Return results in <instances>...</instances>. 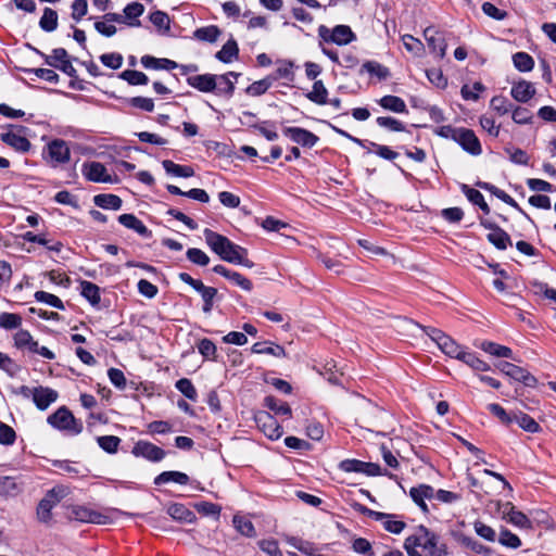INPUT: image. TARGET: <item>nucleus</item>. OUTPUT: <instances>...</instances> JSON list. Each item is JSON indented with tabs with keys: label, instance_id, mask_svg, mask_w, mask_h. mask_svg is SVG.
<instances>
[{
	"label": "nucleus",
	"instance_id": "nucleus-1",
	"mask_svg": "<svg viewBox=\"0 0 556 556\" xmlns=\"http://www.w3.org/2000/svg\"><path fill=\"white\" fill-rule=\"evenodd\" d=\"M404 549L408 556H446L447 549L437 533L425 526H419L404 541Z\"/></svg>",
	"mask_w": 556,
	"mask_h": 556
},
{
	"label": "nucleus",
	"instance_id": "nucleus-2",
	"mask_svg": "<svg viewBox=\"0 0 556 556\" xmlns=\"http://www.w3.org/2000/svg\"><path fill=\"white\" fill-rule=\"evenodd\" d=\"M205 242L210 249L223 261L252 268L254 263L248 258V250L230 241L227 237L208 228L203 231Z\"/></svg>",
	"mask_w": 556,
	"mask_h": 556
},
{
	"label": "nucleus",
	"instance_id": "nucleus-3",
	"mask_svg": "<svg viewBox=\"0 0 556 556\" xmlns=\"http://www.w3.org/2000/svg\"><path fill=\"white\" fill-rule=\"evenodd\" d=\"M47 421L51 427L66 432L70 435L79 434L84 428L83 422L76 419L72 412L65 406L59 407L48 417Z\"/></svg>",
	"mask_w": 556,
	"mask_h": 556
},
{
	"label": "nucleus",
	"instance_id": "nucleus-4",
	"mask_svg": "<svg viewBox=\"0 0 556 556\" xmlns=\"http://www.w3.org/2000/svg\"><path fill=\"white\" fill-rule=\"evenodd\" d=\"M433 342L437 343L438 348L447 356L460 359L465 350L456 343L450 336L445 334L442 330L426 327L419 324H416Z\"/></svg>",
	"mask_w": 556,
	"mask_h": 556
},
{
	"label": "nucleus",
	"instance_id": "nucleus-5",
	"mask_svg": "<svg viewBox=\"0 0 556 556\" xmlns=\"http://www.w3.org/2000/svg\"><path fill=\"white\" fill-rule=\"evenodd\" d=\"M318 36L326 42H332L338 46L348 45L356 39L355 34L348 25H337L333 28H328L320 25L318 28Z\"/></svg>",
	"mask_w": 556,
	"mask_h": 556
},
{
	"label": "nucleus",
	"instance_id": "nucleus-6",
	"mask_svg": "<svg viewBox=\"0 0 556 556\" xmlns=\"http://www.w3.org/2000/svg\"><path fill=\"white\" fill-rule=\"evenodd\" d=\"M81 173L87 180L92 182L117 184L119 181L116 175L110 174L102 163L96 161L84 163Z\"/></svg>",
	"mask_w": 556,
	"mask_h": 556
},
{
	"label": "nucleus",
	"instance_id": "nucleus-7",
	"mask_svg": "<svg viewBox=\"0 0 556 556\" xmlns=\"http://www.w3.org/2000/svg\"><path fill=\"white\" fill-rule=\"evenodd\" d=\"M496 367L504 375L516 381L522 382L527 387L534 388L538 384V379L533 375H531L527 369L513 363L500 362Z\"/></svg>",
	"mask_w": 556,
	"mask_h": 556
},
{
	"label": "nucleus",
	"instance_id": "nucleus-8",
	"mask_svg": "<svg viewBox=\"0 0 556 556\" xmlns=\"http://www.w3.org/2000/svg\"><path fill=\"white\" fill-rule=\"evenodd\" d=\"M255 421L260 430L270 440H277L283 433L279 422L267 412L257 413Z\"/></svg>",
	"mask_w": 556,
	"mask_h": 556
},
{
	"label": "nucleus",
	"instance_id": "nucleus-9",
	"mask_svg": "<svg viewBox=\"0 0 556 556\" xmlns=\"http://www.w3.org/2000/svg\"><path fill=\"white\" fill-rule=\"evenodd\" d=\"M48 161L53 165L65 164L71 159V150L66 141L54 139L47 144Z\"/></svg>",
	"mask_w": 556,
	"mask_h": 556
},
{
	"label": "nucleus",
	"instance_id": "nucleus-10",
	"mask_svg": "<svg viewBox=\"0 0 556 556\" xmlns=\"http://www.w3.org/2000/svg\"><path fill=\"white\" fill-rule=\"evenodd\" d=\"M68 516L71 519L80 522H90L97 525L105 523L108 519L105 515L83 505H74L70 507Z\"/></svg>",
	"mask_w": 556,
	"mask_h": 556
},
{
	"label": "nucleus",
	"instance_id": "nucleus-11",
	"mask_svg": "<svg viewBox=\"0 0 556 556\" xmlns=\"http://www.w3.org/2000/svg\"><path fill=\"white\" fill-rule=\"evenodd\" d=\"M282 134L304 148H313L319 140L318 136L302 127H285Z\"/></svg>",
	"mask_w": 556,
	"mask_h": 556
},
{
	"label": "nucleus",
	"instance_id": "nucleus-12",
	"mask_svg": "<svg viewBox=\"0 0 556 556\" xmlns=\"http://www.w3.org/2000/svg\"><path fill=\"white\" fill-rule=\"evenodd\" d=\"M455 142L472 155H480L482 153L481 143L471 129L459 127Z\"/></svg>",
	"mask_w": 556,
	"mask_h": 556
},
{
	"label": "nucleus",
	"instance_id": "nucleus-13",
	"mask_svg": "<svg viewBox=\"0 0 556 556\" xmlns=\"http://www.w3.org/2000/svg\"><path fill=\"white\" fill-rule=\"evenodd\" d=\"M424 37L433 53L439 58H444L446 53V41L443 34L434 26H429L424 30Z\"/></svg>",
	"mask_w": 556,
	"mask_h": 556
},
{
	"label": "nucleus",
	"instance_id": "nucleus-14",
	"mask_svg": "<svg viewBox=\"0 0 556 556\" xmlns=\"http://www.w3.org/2000/svg\"><path fill=\"white\" fill-rule=\"evenodd\" d=\"M132 454L151 462H160L165 457L164 450L148 441H138L132 447Z\"/></svg>",
	"mask_w": 556,
	"mask_h": 556
},
{
	"label": "nucleus",
	"instance_id": "nucleus-15",
	"mask_svg": "<svg viewBox=\"0 0 556 556\" xmlns=\"http://www.w3.org/2000/svg\"><path fill=\"white\" fill-rule=\"evenodd\" d=\"M187 84L201 92H213L217 88V75L201 74L189 76Z\"/></svg>",
	"mask_w": 556,
	"mask_h": 556
},
{
	"label": "nucleus",
	"instance_id": "nucleus-16",
	"mask_svg": "<svg viewBox=\"0 0 556 556\" xmlns=\"http://www.w3.org/2000/svg\"><path fill=\"white\" fill-rule=\"evenodd\" d=\"M535 92L536 90L534 85L531 81L525 79H520L514 83L510 89L511 97L517 102L521 103H527L530 101L534 97Z\"/></svg>",
	"mask_w": 556,
	"mask_h": 556
},
{
	"label": "nucleus",
	"instance_id": "nucleus-17",
	"mask_svg": "<svg viewBox=\"0 0 556 556\" xmlns=\"http://www.w3.org/2000/svg\"><path fill=\"white\" fill-rule=\"evenodd\" d=\"M58 400V392L48 387H36L34 391L33 402L40 410L47 409Z\"/></svg>",
	"mask_w": 556,
	"mask_h": 556
},
{
	"label": "nucleus",
	"instance_id": "nucleus-18",
	"mask_svg": "<svg viewBox=\"0 0 556 556\" xmlns=\"http://www.w3.org/2000/svg\"><path fill=\"white\" fill-rule=\"evenodd\" d=\"M60 502V497L55 490H51L47 495L39 502L37 507L38 519L42 522H47L51 518L52 508Z\"/></svg>",
	"mask_w": 556,
	"mask_h": 556
},
{
	"label": "nucleus",
	"instance_id": "nucleus-19",
	"mask_svg": "<svg viewBox=\"0 0 556 556\" xmlns=\"http://www.w3.org/2000/svg\"><path fill=\"white\" fill-rule=\"evenodd\" d=\"M409 496L424 513H428V506L425 501L433 498L434 489L429 484H419L409 490Z\"/></svg>",
	"mask_w": 556,
	"mask_h": 556
},
{
	"label": "nucleus",
	"instance_id": "nucleus-20",
	"mask_svg": "<svg viewBox=\"0 0 556 556\" xmlns=\"http://www.w3.org/2000/svg\"><path fill=\"white\" fill-rule=\"evenodd\" d=\"M118 222L126 228L136 231L143 238L151 237L152 232L148 227L134 214H122L118 216Z\"/></svg>",
	"mask_w": 556,
	"mask_h": 556
},
{
	"label": "nucleus",
	"instance_id": "nucleus-21",
	"mask_svg": "<svg viewBox=\"0 0 556 556\" xmlns=\"http://www.w3.org/2000/svg\"><path fill=\"white\" fill-rule=\"evenodd\" d=\"M144 7L139 2H131L124 9V21L125 24L130 27L140 26L139 17L143 14Z\"/></svg>",
	"mask_w": 556,
	"mask_h": 556
},
{
	"label": "nucleus",
	"instance_id": "nucleus-22",
	"mask_svg": "<svg viewBox=\"0 0 556 556\" xmlns=\"http://www.w3.org/2000/svg\"><path fill=\"white\" fill-rule=\"evenodd\" d=\"M141 64L144 68L170 71L178 67V64L169 59H157L152 55H143Z\"/></svg>",
	"mask_w": 556,
	"mask_h": 556
},
{
	"label": "nucleus",
	"instance_id": "nucleus-23",
	"mask_svg": "<svg viewBox=\"0 0 556 556\" xmlns=\"http://www.w3.org/2000/svg\"><path fill=\"white\" fill-rule=\"evenodd\" d=\"M480 349L484 351L485 353H489L490 355L496 356V357H505V358H511L514 361H518L511 351L510 348L501 345L498 343L492 342V341H483L480 344Z\"/></svg>",
	"mask_w": 556,
	"mask_h": 556
},
{
	"label": "nucleus",
	"instance_id": "nucleus-24",
	"mask_svg": "<svg viewBox=\"0 0 556 556\" xmlns=\"http://www.w3.org/2000/svg\"><path fill=\"white\" fill-rule=\"evenodd\" d=\"M1 139L4 143L12 147L16 151L27 152L30 149L29 140L18 134L9 131L1 135Z\"/></svg>",
	"mask_w": 556,
	"mask_h": 556
},
{
	"label": "nucleus",
	"instance_id": "nucleus-25",
	"mask_svg": "<svg viewBox=\"0 0 556 556\" xmlns=\"http://www.w3.org/2000/svg\"><path fill=\"white\" fill-rule=\"evenodd\" d=\"M252 352L255 354H270L275 357H285L283 346L270 341L256 342L252 345Z\"/></svg>",
	"mask_w": 556,
	"mask_h": 556
},
{
	"label": "nucleus",
	"instance_id": "nucleus-26",
	"mask_svg": "<svg viewBox=\"0 0 556 556\" xmlns=\"http://www.w3.org/2000/svg\"><path fill=\"white\" fill-rule=\"evenodd\" d=\"M22 485L15 478L9 476H0V496L13 497L21 493Z\"/></svg>",
	"mask_w": 556,
	"mask_h": 556
},
{
	"label": "nucleus",
	"instance_id": "nucleus-27",
	"mask_svg": "<svg viewBox=\"0 0 556 556\" xmlns=\"http://www.w3.org/2000/svg\"><path fill=\"white\" fill-rule=\"evenodd\" d=\"M378 103L384 110L394 112V113H407V106L405 101L397 96H384L378 100Z\"/></svg>",
	"mask_w": 556,
	"mask_h": 556
},
{
	"label": "nucleus",
	"instance_id": "nucleus-28",
	"mask_svg": "<svg viewBox=\"0 0 556 556\" xmlns=\"http://www.w3.org/2000/svg\"><path fill=\"white\" fill-rule=\"evenodd\" d=\"M162 165L168 175H172L175 177L189 178L194 175V169L191 166L176 164L175 162H173L170 160H164L162 162Z\"/></svg>",
	"mask_w": 556,
	"mask_h": 556
},
{
	"label": "nucleus",
	"instance_id": "nucleus-29",
	"mask_svg": "<svg viewBox=\"0 0 556 556\" xmlns=\"http://www.w3.org/2000/svg\"><path fill=\"white\" fill-rule=\"evenodd\" d=\"M239 48L233 38H230L222 49L216 53V59L223 63H230L238 58Z\"/></svg>",
	"mask_w": 556,
	"mask_h": 556
},
{
	"label": "nucleus",
	"instance_id": "nucleus-30",
	"mask_svg": "<svg viewBox=\"0 0 556 556\" xmlns=\"http://www.w3.org/2000/svg\"><path fill=\"white\" fill-rule=\"evenodd\" d=\"M169 482H175L178 484H187L189 482V477L180 471H163L154 479L155 485H162Z\"/></svg>",
	"mask_w": 556,
	"mask_h": 556
},
{
	"label": "nucleus",
	"instance_id": "nucleus-31",
	"mask_svg": "<svg viewBox=\"0 0 556 556\" xmlns=\"http://www.w3.org/2000/svg\"><path fill=\"white\" fill-rule=\"evenodd\" d=\"M222 31L216 25H208L204 27L197 28L193 31V38L199 41L213 43L217 41Z\"/></svg>",
	"mask_w": 556,
	"mask_h": 556
},
{
	"label": "nucleus",
	"instance_id": "nucleus-32",
	"mask_svg": "<svg viewBox=\"0 0 556 556\" xmlns=\"http://www.w3.org/2000/svg\"><path fill=\"white\" fill-rule=\"evenodd\" d=\"M93 202L97 206L103 210H114L117 211L122 207L123 201L118 195L115 194H97L93 198Z\"/></svg>",
	"mask_w": 556,
	"mask_h": 556
},
{
	"label": "nucleus",
	"instance_id": "nucleus-33",
	"mask_svg": "<svg viewBox=\"0 0 556 556\" xmlns=\"http://www.w3.org/2000/svg\"><path fill=\"white\" fill-rule=\"evenodd\" d=\"M306 98L318 104L325 105L328 103V90L321 80H316L312 90L306 94Z\"/></svg>",
	"mask_w": 556,
	"mask_h": 556
},
{
	"label": "nucleus",
	"instance_id": "nucleus-34",
	"mask_svg": "<svg viewBox=\"0 0 556 556\" xmlns=\"http://www.w3.org/2000/svg\"><path fill=\"white\" fill-rule=\"evenodd\" d=\"M80 293L92 306L100 303V288L97 285L87 280L81 281Z\"/></svg>",
	"mask_w": 556,
	"mask_h": 556
},
{
	"label": "nucleus",
	"instance_id": "nucleus-35",
	"mask_svg": "<svg viewBox=\"0 0 556 556\" xmlns=\"http://www.w3.org/2000/svg\"><path fill=\"white\" fill-rule=\"evenodd\" d=\"M458 542L463 547L476 554L489 556L492 553V549L490 547L483 545L482 543H480L479 541L475 540L471 536L460 535Z\"/></svg>",
	"mask_w": 556,
	"mask_h": 556
},
{
	"label": "nucleus",
	"instance_id": "nucleus-36",
	"mask_svg": "<svg viewBox=\"0 0 556 556\" xmlns=\"http://www.w3.org/2000/svg\"><path fill=\"white\" fill-rule=\"evenodd\" d=\"M167 513L173 519L188 523L195 518L194 514L182 504L170 505Z\"/></svg>",
	"mask_w": 556,
	"mask_h": 556
},
{
	"label": "nucleus",
	"instance_id": "nucleus-37",
	"mask_svg": "<svg viewBox=\"0 0 556 556\" xmlns=\"http://www.w3.org/2000/svg\"><path fill=\"white\" fill-rule=\"evenodd\" d=\"M462 191L467 197V199L472 204L478 205L483 211V213H485V214L490 213V207H489L488 203L484 201L483 194L479 190L473 189L467 185H463Z\"/></svg>",
	"mask_w": 556,
	"mask_h": 556
},
{
	"label": "nucleus",
	"instance_id": "nucleus-38",
	"mask_svg": "<svg viewBox=\"0 0 556 556\" xmlns=\"http://www.w3.org/2000/svg\"><path fill=\"white\" fill-rule=\"evenodd\" d=\"M23 239L28 242H34L41 244L46 247L50 251L60 252L63 248V244L59 241L50 242L45 236L42 235H35L31 231H27L23 235Z\"/></svg>",
	"mask_w": 556,
	"mask_h": 556
},
{
	"label": "nucleus",
	"instance_id": "nucleus-39",
	"mask_svg": "<svg viewBox=\"0 0 556 556\" xmlns=\"http://www.w3.org/2000/svg\"><path fill=\"white\" fill-rule=\"evenodd\" d=\"M488 240L498 250H506L508 245H511L509 235L501 227L489 232Z\"/></svg>",
	"mask_w": 556,
	"mask_h": 556
},
{
	"label": "nucleus",
	"instance_id": "nucleus-40",
	"mask_svg": "<svg viewBox=\"0 0 556 556\" xmlns=\"http://www.w3.org/2000/svg\"><path fill=\"white\" fill-rule=\"evenodd\" d=\"M513 421H516L520 428L530 433H536L541 430L540 425L532 417L522 412L514 414Z\"/></svg>",
	"mask_w": 556,
	"mask_h": 556
},
{
	"label": "nucleus",
	"instance_id": "nucleus-41",
	"mask_svg": "<svg viewBox=\"0 0 556 556\" xmlns=\"http://www.w3.org/2000/svg\"><path fill=\"white\" fill-rule=\"evenodd\" d=\"M39 26L47 33L54 31L58 27V13L51 8H46L43 14L40 17Z\"/></svg>",
	"mask_w": 556,
	"mask_h": 556
},
{
	"label": "nucleus",
	"instance_id": "nucleus-42",
	"mask_svg": "<svg viewBox=\"0 0 556 556\" xmlns=\"http://www.w3.org/2000/svg\"><path fill=\"white\" fill-rule=\"evenodd\" d=\"M506 519L508 522L518 528H532L530 519L522 511L516 510L514 506H510L509 510L506 513Z\"/></svg>",
	"mask_w": 556,
	"mask_h": 556
},
{
	"label": "nucleus",
	"instance_id": "nucleus-43",
	"mask_svg": "<svg viewBox=\"0 0 556 556\" xmlns=\"http://www.w3.org/2000/svg\"><path fill=\"white\" fill-rule=\"evenodd\" d=\"M231 72L223 75H217V88L215 89L217 94H224L231 97L235 92V81L230 79Z\"/></svg>",
	"mask_w": 556,
	"mask_h": 556
},
{
	"label": "nucleus",
	"instance_id": "nucleus-44",
	"mask_svg": "<svg viewBox=\"0 0 556 556\" xmlns=\"http://www.w3.org/2000/svg\"><path fill=\"white\" fill-rule=\"evenodd\" d=\"M459 361L464 362L466 365L477 371H489L491 369L486 362L480 359L472 352L465 351Z\"/></svg>",
	"mask_w": 556,
	"mask_h": 556
},
{
	"label": "nucleus",
	"instance_id": "nucleus-45",
	"mask_svg": "<svg viewBox=\"0 0 556 556\" xmlns=\"http://www.w3.org/2000/svg\"><path fill=\"white\" fill-rule=\"evenodd\" d=\"M513 63H514V66L519 72H523V73L532 71L534 67V60L527 52L515 53L513 55Z\"/></svg>",
	"mask_w": 556,
	"mask_h": 556
},
{
	"label": "nucleus",
	"instance_id": "nucleus-46",
	"mask_svg": "<svg viewBox=\"0 0 556 556\" xmlns=\"http://www.w3.org/2000/svg\"><path fill=\"white\" fill-rule=\"evenodd\" d=\"M273 80L274 78L266 77L264 79L254 81L247 87L245 92L251 97L262 96L271 87Z\"/></svg>",
	"mask_w": 556,
	"mask_h": 556
},
{
	"label": "nucleus",
	"instance_id": "nucleus-47",
	"mask_svg": "<svg viewBox=\"0 0 556 556\" xmlns=\"http://www.w3.org/2000/svg\"><path fill=\"white\" fill-rule=\"evenodd\" d=\"M232 522H233V526L237 529V531L240 532L241 534L249 536V538L255 535V529L250 519L236 515L233 517Z\"/></svg>",
	"mask_w": 556,
	"mask_h": 556
},
{
	"label": "nucleus",
	"instance_id": "nucleus-48",
	"mask_svg": "<svg viewBox=\"0 0 556 556\" xmlns=\"http://www.w3.org/2000/svg\"><path fill=\"white\" fill-rule=\"evenodd\" d=\"M119 77L132 86L147 85L149 83V78L144 73L134 70L122 72Z\"/></svg>",
	"mask_w": 556,
	"mask_h": 556
},
{
	"label": "nucleus",
	"instance_id": "nucleus-49",
	"mask_svg": "<svg viewBox=\"0 0 556 556\" xmlns=\"http://www.w3.org/2000/svg\"><path fill=\"white\" fill-rule=\"evenodd\" d=\"M265 406L273 410L275 414L287 416L291 415L290 406L286 402H282L274 396L265 397Z\"/></svg>",
	"mask_w": 556,
	"mask_h": 556
},
{
	"label": "nucleus",
	"instance_id": "nucleus-50",
	"mask_svg": "<svg viewBox=\"0 0 556 556\" xmlns=\"http://www.w3.org/2000/svg\"><path fill=\"white\" fill-rule=\"evenodd\" d=\"M490 106L498 115L511 112L514 104L503 96H495L490 101Z\"/></svg>",
	"mask_w": 556,
	"mask_h": 556
},
{
	"label": "nucleus",
	"instance_id": "nucleus-51",
	"mask_svg": "<svg viewBox=\"0 0 556 556\" xmlns=\"http://www.w3.org/2000/svg\"><path fill=\"white\" fill-rule=\"evenodd\" d=\"M175 387L190 401H197L198 392L190 379L181 378L178 381H176Z\"/></svg>",
	"mask_w": 556,
	"mask_h": 556
},
{
	"label": "nucleus",
	"instance_id": "nucleus-52",
	"mask_svg": "<svg viewBox=\"0 0 556 556\" xmlns=\"http://www.w3.org/2000/svg\"><path fill=\"white\" fill-rule=\"evenodd\" d=\"M151 23L161 31L167 33L170 28L168 15L163 11H154L150 14Z\"/></svg>",
	"mask_w": 556,
	"mask_h": 556
},
{
	"label": "nucleus",
	"instance_id": "nucleus-53",
	"mask_svg": "<svg viewBox=\"0 0 556 556\" xmlns=\"http://www.w3.org/2000/svg\"><path fill=\"white\" fill-rule=\"evenodd\" d=\"M511 118L516 124L526 125L531 124L533 119L532 112L523 106H513Z\"/></svg>",
	"mask_w": 556,
	"mask_h": 556
},
{
	"label": "nucleus",
	"instance_id": "nucleus-54",
	"mask_svg": "<svg viewBox=\"0 0 556 556\" xmlns=\"http://www.w3.org/2000/svg\"><path fill=\"white\" fill-rule=\"evenodd\" d=\"M97 442L103 451L114 454L118 450L121 439L115 435H102L97 438Z\"/></svg>",
	"mask_w": 556,
	"mask_h": 556
},
{
	"label": "nucleus",
	"instance_id": "nucleus-55",
	"mask_svg": "<svg viewBox=\"0 0 556 556\" xmlns=\"http://www.w3.org/2000/svg\"><path fill=\"white\" fill-rule=\"evenodd\" d=\"M376 123L378 126L390 131L400 132L405 130V125L401 121L391 116H379L377 117Z\"/></svg>",
	"mask_w": 556,
	"mask_h": 556
},
{
	"label": "nucleus",
	"instance_id": "nucleus-56",
	"mask_svg": "<svg viewBox=\"0 0 556 556\" xmlns=\"http://www.w3.org/2000/svg\"><path fill=\"white\" fill-rule=\"evenodd\" d=\"M34 298L38 302L46 303V304H48L52 307H55L58 309H64V304L61 301V299L52 293H49L46 291H37V292H35Z\"/></svg>",
	"mask_w": 556,
	"mask_h": 556
},
{
	"label": "nucleus",
	"instance_id": "nucleus-57",
	"mask_svg": "<svg viewBox=\"0 0 556 556\" xmlns=\"http://www.w3.org/2000/svg\"><path fill=\"white\" fill-rule=\"evenodd\" d=\"M186 256L188 261H190L194 265L206 266L210 263L208 255L198 248H190L186 252Z\"/></svg>",
	"mask_w": 556,
	"mask_h": 556
},
{
	"label": "nucleus",
	"instance_id": "nucleus-58",
	"mask_svg": "<svg viewBox=\"0 0 556 556\" xmlns=\"http://www.w3.org/2000/svg\"><path fill=\"white\" fill-rule=\"evenodd\" d=\"M362 68L367 73L379 77L380 79H386L390 75V72L386 66L375 61L365 62Z\"/></svg>",
	"mask_w": 556,
	"mask_h": 556
},
{
	"label": "nucleus",
	"instance_id": "nucleus-59",
	"mask_svg": "<svg viewBox=\"0 0 556 556\" xmlns=\"http://www.w3.org/2000/svg\"><path fill=\"white\" fill-rule=\"evenodd\" d=\"M68 61L67 51L63 48H56L52 50L50 55L46 56V63L50 66L59 68V65Z\"/></svg>",
	"mask_w": 556,
	"mask_h": 556
},
{
	"label": "nucleus",
	"instance_id": "nucleus-60",
	"mask_svg": "<svg viewBox=\"0 0 556 556\" xmlns=\"http://www.w3.org/2000/svg\"><path fill=\"white\" fill-rule=\"evenodd\" d=\"M484 89L485 87L481 83L476 81L472 86L464 85L462 87L460 93L465 100L477 101L479 99L480 92H482Z\"/></svg>",
	"mask_w": 556,
	"mask_h": 556
},
{
	"label": "nucleus",
	"instance_id": "nucleus-61",
	"mask_svg": "<svg viewBox=\"0 0 556 556\" xmlns=\"http://www.w3.org/2000/svg\"><path fill=\"white\" fill-rule=\"evenodd\" d=\"M498 542L509 548H518L521 546L520 539L507 529H502L500 532Z\"/></svg>",
	"mask_w": 556,
	"mask_h": 556
},
{
	"label": "nucleus",
	"instance_id": "nucleus-62",
	"mask_svg": "<svg viewBox=\"0 0 556 556\" xmlns=\"http://www.w3.org/2000/svg\"><path fill=\"white\" fill-rule=\"evenodd\" d=\"M22 324V317L13 313H1L0 314V328L3 329H16Z\"/></svg>",
	"mask_w": 556,
	"mask_h": 556
},
{
	"label": "nucleus",
	"instance_id": "nucleus-63",
	"mask_svg": "<svg viewBox=\"0 0 556 556\" xmlns=\"http://www.w3.org/2000/svg\"><path fill=\"white\" fill-rule=\"evenodd\" d=\"M481 128L490 136L496 138L500 135L501 126L495 123V119L488 115H481L479 118Z\"/></svg>",
	"mask_w": 556,
	"mask_h": 556
},
{
	"label": "nucleus",
	"instance_id": "nucleus-64",
	"mask_svg": "<svg viewBox=\"0 0 556 556\" xmlns=\"http://www.w3.org/2000/svg\"><path fill=\"white\" fill-rule=\"evenodd\" d=\"M101 63L112 70H117L123 65V55L116 52L104 53L100 56Z\"/></svg>",
	"mask_w": 556,
	"mask_h": 556
}]
</instances>
